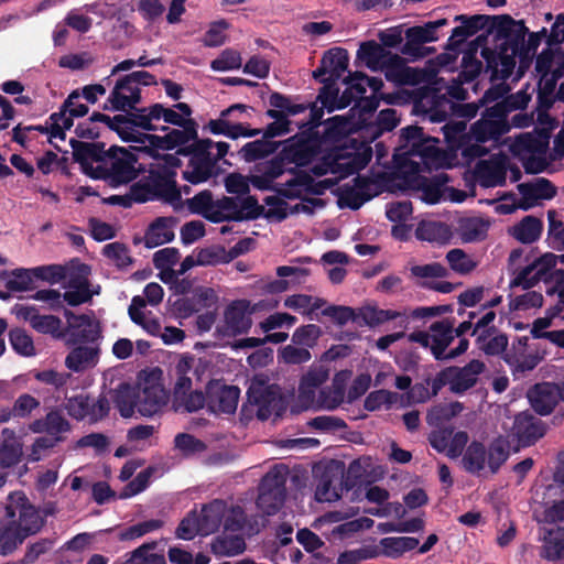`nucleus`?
<instances>
[{
  "instance_id": "1",
  "label": "nucleus",
  "mask_w": 564,
  "mask_h": 564,
  "mask_svg": "<svg viewBox=\"0 0 564 564\" xmlns=\"http://www.w3.org/2000/svg\"><path fill=\"white\" fill-rule=\"evenodd\" d=\"M249 175L251 185L259 191H273L279 196L295 199L304 193L321 195L326 186L315 182L307 171L289 167L279 153L269 161L257 163Z\"/></svg>"
},
{
  "instance_id": "2",
  "label": "nucleus",
  "mask_w": 564,
  "mask_h": 564,
  "mask_svg": "<svg viewBox=\"0 0 564 564\" xmlns=\"http://www.w3.org/2000/svg\"><path fill=\"white\" fill-rule=\"evenodd\" d=\"M45 520L22 491L11 492L0 517V555L9 556L42 531Z\"/></svg>"
},
{
  "instance_id": "3",
  "label": "nucleus",
  "mask_w": 564,
  "mask_h": 564,
  "mask_svg": "<svg viewBox=\"0 0 564 564\" xmlns=\"http://www.w3.org/2000/svg\"><path fill=\"white\" fill-rule=\"evenodd\" d=\"M437 139L425 137L423 129L419 126H408L401 129L399 144L395 147L392 160L390 162V194L394 193L401 164L412 163L419 166L429 165L440 155V149L436 147Z\"/></svg>"
},
{
  "instance_id": "4",
  "label": "nucleus",
  "mask_w": 564,
  "mask_h": 564,
  "mask_svg": "<svg viewBox=\"0 0 564 564\" xmlns=\"http://www.w3.org/2000/svg\"><path fill=\"white\" fill-rule=\"evenodd\" d=\"M482 107L479 99L476 102L458 104L446 95H440L437 87H427L415 99L413 110L416 113H424L432 122H443L449 116L473 119Z\"/></svg>"
},
{
  "instance_id": "5",
  "label": "nucleus",
  "mask_w": 564,
  "mask_h": 564,
  "mask_svg": "<svg viewBox=\"0 0 564 564\" xmlns=\"http://www.w3.org/2000/svg\"><path fill=\"white\" fill-rule=\"evenodd\" d=\"M139 158L137 153L119 145H111L107 150L104 164L97 165V173L93 180L106 181L111 187H118L134 181L139 175L135 167Z\"/></svg>"
},
{
  "instance_id": "6",
  "label": "nucleus",
  "mask_w": 564,
  "mask_h": 564,
  "mask_svg": "<svg viewBox=\"0 0 564 564\" xmlns=\"http://www.w3.org/2000/svg\"><path fill=\"white\" fill-rule=\"evenodd\" d=\"M401 172L398 176L397 189L406 191L414 189L422 192V199L427 204L440 203L443 196V187L449 181L446 173H440L433 177H426L421 174L419 166L412 163L401 164L398 167Z\"/></svg>"
},
{
  "instance_id": "7",
  "label": "nucleus",
  "mask_w": 564,
  "mask_h": 564,
  "mask_svg": "<svg viewBox=\"0 0 564 564\" xmlns=\"http://www.w3.org/2000/svg\"><path fill=\"white\" fill-rule=\"evenodd\" d=\"M485 367L478 359L470 360L464 367H446L432 379V393L438 394L443 387L448 386L451 392L464 394L476 386L478 376L484 372Z\"/></svg>"
},
{
  "instance_id": "8",
  "label": "nucleus",
  "mask_w": 564,
  "mask_h": 564,
  "mask_svg": "<svg viewBox=\"0 0 564 564\" xmlns=\"http://www.w3.org/2000/svg\"><path fill=\"white\" fill-rule=\"evenodd\" d=\"M191 359L182 358L176 367V381L172 391V408L175 412L194 413L207 404V392L192 390V378L188 377Z\"/></svg>"
},
{
  "instance_id": "9",
  "label": "nucleus",
  "mask_w": 564,
  "mask_h": 564,
  "mask_svg": "<svg viewBox=\"0 0 564 564\" xmlns=\"http://www.w3.org/2000/svg\"><path fill=\"white\" fill-rule=\"evenodd\" d=\"M372 153L369 142L346 138L344 144L333 151L334 174L345 178L358 173L369 164Z\"/></svg>"
},
{
  "instance_id": "10",
  "label": "nucleus",
  "mask_w": 564,
  "mask_h": 564,
  "mask_svg": "<svg viewBox=\"0 0 564 564\" xmlns=\"http://www.w3.org/2000/svg\"><path fill=\"white\" fill-rule=\"evenodd\" d=\"M248 109L252 108L243 104H234L221 110L217 119H210L203 129L215 135H225L232 140L240 137H257L262 132L260 129H251L247 123L239 121L240 115Z\"/></svg>"
},
{
  "instance_id": "11",
  "label": "nucleus",
  "mask_w": 564,
  "mask_h": 564,
  "mask_svg": "<svg viewBox=\"0 0 564 564\" xmlns=\"http://www.w3.org/2000/svg\"><path fill=\"white\" fill-rule=\"evenodd\" d=\"M489 34H494L496 46L516 51L519 59L523 50V40L529 33L523 20H514L509 14L492 15Z\"/></svg>"
},
{
  "instance_id": "12",
  "label": "nucleus",
  "mask_w": 564,
  "mask_h": 564,
  "mask_svg": "<svg viewBox=\"0 0 564 564\" xmlns=\"http://www.w3.org/2000/svg\"><path fill=\"white\" fill-rule=\"evenodd\" d=\"M280 152L286 165L295 164L294 169L306 166L321 153L323 143L319 139V131L308 129L289 139Z\"/></svg>"
},
{
  "instance_id": "13",
  "label": "nucleus",
  "mask_w": 564,
  "mask_h": 564,
  "mask_svg": "<svg viewBox=\"0 0 564 564\" xmlns=\"http://www.w3.org/2000/svg\"><path fill=\"white\" fill-rule=\"evenodd\" d=\"M510 131L508 117L502 110V106L491 105L481 112L479 120L470 127V137L478 143L499 140L503 134Z\"/></svg>"
},
{
  "instance_id": "14",
  "label": "nucleus",
  "mask_w": 564,
  "mask_h": 564,
  "mask_svg": "<svg viewBox=\"0 0 564 564\" xmlns=\"http://www.w3.org/2000/svg\"><path fill=\"white\" fill-rule=\"evenodd\" d=\"M286 498V477L275 470L267 473L259 485L258 508L267 516L275 514Z\"/></svg>"
},
{
  "instance_id": "15",
  "label": "nucleus",
  "mask_w": 564,
  "mask_h": 564,
  "mask_svg": "<svg viewBox=\"0 0 564 564\" xmlns=\"http://www.w3.org/2000/svg\"><path fill=\"white\" fill-rule=\"evenodd\" d=\"M162 370L153 369L145 378L143 388L138 390V412L142 416L151 417L167 404L170 392L160 382Z\"/></svg>"
},
{
  "instance_id": "16",
  "label": "nucleus",
  "mask_w": 564,
  "mask_h": 564,
  "mask_svg": "<svg viewBox=\"0 0 564 564\" xmlns=\"http://www.w3.org/2000/svg\"><path fill=\"white\" fill-rule=\"evenodd\" d=\"M248 401L257 406V417L267 421L272 415L282 417L288 409V400L275 384L250 388L247 392Z\"/></svg>"
},
{
  "instance_id": "17",
  "label": "nucleus",
  "mask_w": 564,
  "mask_h": 564,
  "mask_svg": "<svg viewBox=\"0 0 564 564\" xmlns=\"http://www.w3.org/2000/svg\"><path fill=\"white\" fill-rule=\"evenodd\" d=\"M252 308L248 300H235L224 311L223 323L216 327L219 337H237L248 334L252 327Z\"/></svg>"
},
{
  "instance_id": "18",
  "label": "nucleus",
  "mask_w": 564,
  "mask_h": 564,
  "mask_svg": "<svg viewBox=\"0 0 564 564\" xmlns=\"http://www.w3.org/2000/svg\"><path fill=\"white\" fill-rule=\"evenodd\" d=\"M12 314L18 319L28 322L30 326L39 334L50 335L53 338L61 339L65 336L62 330V319L55 315H42L34 305L15 304L12 307Z\"/></svg>"
},
{
  "instance_id": "19",
  "label": "nucleus",
  "mask_w": 564,
  "mask_h": 564,
  "mask_svg": "<svg viewBox=\"0 0 564 564\" xmlns=\"http://www.w3.org/2000/svg\"><path fill=\"white\" fill-rule=\"evenodd\" d=\"M126 115H116L115 117H109L108 115L94 111L90 116V121H101L105 123L109 130L115 131L118 134V131H132L134 128H140L144 131H155L158 127L152 122H149L147 118V108H137L128 109Z\"/></svg>"
},
{
  "instance_id": "20",
  "label": "nucleus",
  "mask_w": 564,
  "mask_h": 564,
  "mask_svg": "<svg viewBox=\"0 0 564 564\" xmlns=\"http://www.w3.org/2000/svg\"><path fill=\"white\" fill-rule=\"evenodd\" d=\"M69 145L73 150V159L80 165L82 172L93 178L97 172V165L104 164L107 155L106 144L101 141L85 142L70 139Z\"/></svg>"
},
{
  "instance_id": "21",
  "label": "nucleus",
  "mask_w": 564,
  "mask_h": 564,
  "mask_svg": "<svg viewBox=\"0 0 564 564\" xmlns=\"http://www.w3.org/2000/svg\"><path fill=\"white\" fill-rule=\"evenodd\" d=\"M480 54L486 62L487 72H490L491 80L509 78L516 67V58L519 57L516 51L500 46L495 50L484 46Z\"/></svg>"
},
{
  "instance_id": "22",
  "label": "nucleus",
  "mask_w": 564,
  "mask_h": 564,
  "mask_svg": "<svg viewBox=\"0 0 564 564\" xmlns=\"http://www.w3.org/2000/svg\"><path fill=\"white\" fill-rule=\"evenodd\" d=\"M380 44L376 41L362 42L357 51L356 63H362L371 70L388 69V30L378 34ZM388 79V70L384 72Z\"/></svg>"
},
{
  "instance_id": "23",
  "label": "nucleus",
  "mask_w": 564,
  "mask_h": 564,
  "mask_svg": "<svg viewBox=\"0 0 564 564\" xmlns=\"http://www.w3.org/2000/svg\"><path fill=\"white\" fill-rule=\"evenodd\" d=\"M491 19L492 15L486 14H475L470 17L465 14L456 15L454 21L460 22L462 24L452 30L446 48L456 51L467 37L473 36L480 30H486L487 34H489V26L492 24Z\"/></svg>"
},
{
  "instance_id": "24",
  "label": "nucleus",
  "mask_w": 564,
  "mask_h": 564,
  "mask_svg": "<svg viewBox=\"0 0 564 564\" xmlns=\"http://www.w3.org/2000/svg\"><path fill=\"white\" fill-rule=\"evenodd\" d=\"M240 390L236 386L220 384L218 381L207 383V406L214 413H235Z\"/></svg>"
},
{
  "instance_id": "25",
  "label": "nucleus",
  "mask_w": 564,
  "mask_h": 564,
  "mask_svg": "<svg viewBox=\"0 0 564 564\" xmlns=\"http://www.w3.org/2000/svg\"><path fill=\"white\" fill-rule=\"evenodd\" d=\"M142 100L141 88L133 82L129 74L120 77L112 88L108 102L112 111H128L135 109Z\"/></svg>"
},
{
  "instance_id": "26",
  "label": "nucleus",
  "mask_w": 564,
  "mask_h": 564,
  "mask_svg": "<svg viewBox=\"0 0 564 564\" xmlns=\"http://www.w3.org/2000/svg\"><path fill=\"white\" fill-rule=\"evenodd\" d=\"M349 55L346 48L333 47L324 52L319 65L313 70V78H328L339 80L347 70Z\"/></svg>"
},
{
  "instance_id": "27",
  "label": "nucleus",
  "mask_w": 564,
  "mask_h": 564,
  "mask_svg": "<svg viewBox=\"0 0 564 564\" xmlns=\"http://www.w3.org/2000/svg\"><path fill=\"white\" fill-rule=\"evenodd\" d=\"M513 435L523 447L535 444L546 432L545 424L527 412L518 414L513 422Z\"/></svg>"
},
{
  "instance_id": "28",
  "label": "nucleus",
  "mask_w": 564,
  "mask_h": 564,
  "mask_svg": "<svg viewBox=\"0 0 564 564\" xmlns=\"http://www.w3.org/2000/svg\"><path fill=\"white\" fill-rule=\"evenodd\" d=\"M64 316L75 343H95L100 337L99 324L89 315H76L74 312L65 310Z\"/></svg>"
},
{
  "instance_id": "29",
  "label": "nucleus",
  "mask_w": 564,
  "mask_h": 564,
  "mask_svg": "<svg viewBox=\"0 0 564 564\" xmlns=\"http://www.w3.org/2000/svg\"><path fill=\"white\" fill-rule=\"evenodd\" d=\"M528 399L538 414L549 415L558 404L557 386L554 382L536 383L528 391Z\"/></svg>"
},
{
  "instance_id": "30",
  "label": "nucleus",
  "mask_w": 564,
  "mask_h": 564,
  "mask_svg": "<svg viewBox=\"0 0 564 564\" xmlns=\"http://www.w3.org/2000/svg\"><path fill=\"white\" fill-rule=\"evenodd\" d=\"M431 352L436 360H447L446 349L454 341V323L449 319L434 322L430 326Z\"/></svg>"
},
{
  "instance_id": "31",
  "label": "nucleus",
  "mask_w": 564,
  "mask_h": 564,
  "mask_svg": "<svg viewBox=\"0 0 564 564\" xmlns=\"http://www.w3.org/2000/svg\"><path fill=\"white\" fill-rule=\"evenodd\" d=\"M174 217H158L147 228L144 234V246L149 249L171 242L175 234L173 227L176 225Z\"/></svg>"
},
{
  "instance_id": "32",
  "label": "nucleus",
  "mask_w": 564,
  "mask_h": 564,
  "mask_svg": "<svg viewBox=\"0 0 564 564\" xmlns=\"http://www.w3.org/2000/svg\"><path fill=\"white\" fill-rule=\"evenodd\" d=\"M153 175L148 182L151 192V200L163 198L173 203L181 199V192L175 182L176 173H165V175L151 171Z\"/></svg>"
},
{
  "instance_id": "33",
  "label": "nucleus",
  "mask_w": 564,
  "mask_h": 564,
  "mask_svg": "<svg viewBox=\"0 0 564 564\" xmlns=\"http://www.w3.org/2000/svg\"><path fill=\"white\" fill-rule=\"evenodd\" d=\"M226 511L227 503L219 499L203 506L198 513L200 535H209L216 532L223 523Z\"/></svg>"
},
{
  "instance_id": "34",
  "label": "nucleus",
  "mask_w": 564,
  "mask_h": 564,
  "mask_svg": "<svg viewBox=\"0 0 564 564\" xmlns=\"http://www.w3.org/2000/svg\"><path fill=\"white\" fill-rule=\"evenodd\" d=\"M29 429L36 434L46 433L51 436H61V434L70 431V423L65 419L61 410H51L44 417L34 420Z\"/></svg>"
},
{
  "instance_id": "35",
  "label": "nucleus",
  "mask_w": 564,
  "mask_h": 564,
  "mask_svg": "<svg viewBox=\"0 0 564 564\" xmlns=\"http://www.w3.org/2000/svg\"><path fill=\"white\" fill-rule=\"evenodd\" d=\"M180 128L181 129L173 128L169 130V133L160 135V150H178L180 148L187 147L192 139H196L198 129L197 122H188V124Z\"/></svg>"
},
{
  "instance_id": "36",
  "label": "nucleus",
  "mask_w": 564,
  "mask_h": 564,
  "mask_svg": "<svg viewBox=\"0 0 564 564\" xmlns=\"http://www.w3.org/2000/svg\"><path fill=\"white\" fill-rule=\"evenodd\" d=\"M543 221L532 215L524 216L509 229L510 236L523 245H531L541 238Z\"/></svg>"
},
{
  "instance_id": "37",
  "label": "nucleus",
  "mask_w": 564,
  "mask_h": 564,
  "mask_svg": "<svg viewBox=\"0 0 564 564\" xmlns=\"http://www.w3.org/2000/svg\"><path fill=\"white\" fill-rule=\"evenodd\" d=\"M119 138L124 142H137L142 144L141 147H131L132 152H142L148 154L152 159L159 156L160 151V135L140 132L138 130L132 131H118Z\"/></svg>"
},
{
  "instance_id": "38",
  "label": "nucleus",
  "mask_w": 564,
  "mask_h": 564,
  "mask_svg": "<svg viewBox=\"0 0 564 564\" xmlns=\"http://www.w3.org/2000/svg\"><path fill=\"white\" fill-rule=\"evenodd\" d=\"M475 175L484 187L501 186L506 183V166L500 162L479 161Z\"/></svg>"
},
{
  "instance_id": "39",
  "label": "nucleus",
  "mask_w": 564,
  "mask_h": 564,
  "mask_svg": "<svg viewBox=\"0 0 564 564\" xmlns=\"http://www.w3.org/2000/svg\"><path fill=\"white\" fill-rule=\"evenodd\" d=\"M380 164L383 170L377 174H372L371 177L358 174L354 178V187H356L358 192L369 194L371 198L388 192V162H380Z\"/></svg>"
},
{
  "instance_id": "40",
  "label": "nucleus",
  "mask_w": 564,
  "mask_h": 564,
  "mask_svg": "<svg viewBox=\"0 0 564 564\" xmlns=\"http://www.w3.org/2000/svg\"><path fill=\"white\" fill-rule=\"evenodd\" d=\"M112 402L122 417H131L138 409V389L128 382H121L112 394Z\"/></svg>"
},
{
  "instance_id": "41",
  "label": "nucleus",
  "mask_w": 564,
  "mask_h": 564,
  "mask_svg": "<svg viewBox=\"0 0 564 564\" xmlns=\"http://www.w3.org/2000/svg\"><path fill=\"white\" fill-rule=\"evenodd\" d=\"M324 130L319 132V139L323 144L336 143L341 141L355 124L351 118L344 116H334L324 123Z\"/></svg>"
},
{
  "instance_id": "42",
  "label": "nucleus",
  "mask_w": 564,
  "mask_h": 564,
  "mask_svg": "<svg viewBox=\"0 0 564 564\" xmlns=\"http://www.w3.org/2000/svg\"><path fill=\"white\" fill-rule=\"evenodd\" d=\"M0 280L9 292H26L32 291L34 286V276L31 269L18 268L11 271H0Z\"/></svg>"
},
{
  "instance_id": "43",
  "label": "nucleus",
  "mask_w": 564,
  "mask_h": 564,
  "mask_svg": "<svg viewBox=\"0 0 564 564\" xmlns=\"http://www.w3.org/2000/svg\"><path fill=\"white\" fill-rule=\"evenodd\" d=\"M486 42L487 35H478L473 43L475 47L464 53L462 57V70L458 75L463 82H473L480 74L482 63L476 57V52L479 46L482 48Z\"/></svg>"
},
{
  "instance_id": "44",
  "label": "nucleus",
  "mask_w": 564,
  "mask_h": 564,
  "mask_svg": "<svg viewBox=\"0 0 564 564\" xmlns=\"http://www.w3.org/2000/svg\"><path fill=\"white\" fill-rule=\"evenodd\" d=\"M497 328L495 326L481 330L477 338L476 345L487 356H498L508 347V336L506 334L495 335Z\"/></svg>"
},
{
  "instance_id": "45",
  "label": "nucleus",
  "mask_w": 564,
  "mask_h": 564,
  "mask_svg": "<svg viewBox=\"0 0 564 564\" xmlns=\"http://www.w3.org/2000/svg\"><path fill=\"white\" fill-rule=\"evenodd\" d=\"M215 169V160H206L191 156L187 169L183 171L182 177L191 184H200L208 181Z\"/></svg>"
},
{
  "instance_id": "46",
  "label": "nucleus",
  "mask_w": 564,
  "mask_h": 564,
  "mask_svg": "<svg viewBox=\"0 0 564 564\" xmlns=\"http://www.w3.org/2000/svg\"><path fill=\"white\" fill-rule=\"evenodd\" d=\"M280 145V142L267 140L264 137L259 140L247 142L240 150V158L248 162H256L273 154Z\"/></svg>"
},
{
  "instance_id": "47",
  "label": "nucleus",
  "mask_w": 564,
  "mask_h": 564,
  "mask_svg": "<svg viewBox=\"0 0 564 564\" xmlns=\"http://www.w3.org/2000/svg\"><path fill=\"white\" fill-rule=\"evenodd\" d=\"M487 448L478 441H473L463 455V466L469 474H479L485 469Z\"/></svg>"
},
{
  "instance_id": "48",
  "label": "nucleus",
  "mask_w": 564,
  "mask_h": 564,
  "mask_svg": "<svg viewBox=\"0 0 564 564\" xmlns=\"http://www.w3.org/2000/svg\"><path fill=\"white\" fill-rule=\"evenodd\" d=\"M488 230V223L479 217H466L458 221L457 232L464 242L482 239Z\"/></svg>"
},
{
  "instance_id": "49",
  "label": "nucleus",
  "mask_w": 564,
  "mask_h": 564,
  "mask_svg": "<svg viewBox=\"0 0 564 564\" xmlns=\"http://www.w3.org/2000/svg\"><path fill=\"white\" fill-rule=\"evenodd\" d=\"M210 549L216 555L234 556L246 550V542L240 535H227L224 533L214 539Z\"/></svg>"
},
{
  "instance_id": "50",
  "label": "nucleus",
  "mask_w": 564,
  "mask_h": 564,
  "mask_svg": "<svg viewBox=\"0 0 564 564\" xmlns=\"http://www.w3.org/2000/svg\"><path fill=\"white\" fill-rule=\"evenodd\" d=\"M429 502L427 494L423 488H413L403 497V503L390 502V513L402 518L406 513V509L413 510L425 506Z\"/></svg>"
},
{
  "instance_id": "51",
  "label": "nucleus",
  "mask_w": 564,
  "mask_h": 564,
  "mask_svg": "<svg viewBox=\"0 0 564 564\" xmlns=\"http://www.w3.org/2000/svg\"><path fill=\"white\" fill-rule=\"evenodd\" d=\"M541 556L547 561L564 558V528L550 530L544 538Z\"/></svg>"
},
{
  "instance_id": "52",
  "label": "nucleus",
  "mask_w": 564,
  "mask_h": 564,
  "mask_svg": "<svg viewBox=\"0 0 564 564\" xmlns=\"http://www.w3.org/2000/svg\"><path fill=\"white\" fill-rule=\"evenodd\" d=\"M156 545L155 541L143 543L132 551L124 562H116L115 564H166L164 555L151 553L156 549Z\"/></svg>"
},
{
  "instance_id": "53",
  "label": "nucleus",
  "mask_w": 564,
  "mask_h": 564,
  "mask_svg": "<svg viewBox=\"0 0 564 564\" xmlns=\"http://www.w3.org/2000/svg\"><path fill=\"white\" fill-rule=\"evenodd\" d=\"M97 355L98 350L96 348L78 346L69 351L65 359V365L69 370L78 372L94 364Z\"/></svg>"
},
{
  "instance_id": "54",
  "label": "nucleus",
  "mask_w": 564,
  "mask_h": 564,
  "mask_svg": "<svg viewBox=\"0 0 564 564\" xmlns=\"http://www.w3.org/2000/svg\"><path fill=\"white\" fill-rule=\"evenodd\" d=\"M240 213L239 210V198L231 196H223L215 200V212L207 217V220L214 224L223 221H235L231 219L235 214Z\"/></svg>"
},
{
  "instance_id": "55",
  "label": "nucleus",
  "mask_w": 564,
  "mask_h": 564,
  "mask_svg": "<svg viewBox=\"0 0 564 564\" xmlns=\"http://www.w3.org/2000/svg\"><path fill=\"white\" fill-rule=\"evenodd\" d=\"M466 128L467 123L464 120L448 121L442 127L444 141L451 149H460L466 144L468 139Z\"/></svg>"
},
{
  "instance_id": "56",
  "label": "nucleus",
  "mask_w": 564,
  "mask_h": 564,
  "mask_svg": "<svg viewBox=\"0 0 564 564\" xmlns=\"http://www.w3.org/2000/svg\"><path fill=\"white\" fill-rule=\"evenodd\" d=\"M509 446L502 438L494 440L487 448V464L491 474H497L509 458Z\"/></svg>"
},
{
  "instance_id": "57",
  "label": "nucleus",
  "mask_w": 564,
  "mask_h": 564,
  "mask_svg": "<svg viewBox=\"0 0 564 564\" xmlns=\"http://www.w3.org/2000/svg\"><path fill=\"white\" fill-rule=\"evenodd\" d=\"M371 480L367 474V469L362 466L359 459L352 460L344 476L343 484L347 490L356 489L361 490L364 486L370 485Z\"/></svg>"
},
{
  "instance_id": "58",
  "label": "nucleus",
  "mask_w": 564,
  "mask_h": 564,
  "mask_svg": "<svg viewBox=\"0 0 564 564\" xmlns=\"http://www.w3.org/2000/svg\"><path fill=\"white\" fill-rule=\"evenodd\" d=\"M265 116L273 119L262 132V137L267 140H271L275 137H282L291 132V120L285 118V113L276 111L275 109H268Z\"/></svg>"
},
{
  "instance_id": "59",
  "label": "nucleus",
  "mask_w": 564,
  "mask_h": 564,
  "mask_svg": "<svg viewBox=\"0 0 564 564\" xmlns=\"http://www.w3.org/2000/svg\"><path fill=\"white\" fill-rule=\"evenodd\" d=\"M317 82L322 83L323 86L318 90L316 101H319L322 106L328 111L333 112L338 109V94L339 88L336 79L318 78Z\"/></svg>"
},
{
  "instance_id": "60",
  "label": "nucleus",
  "mask_w": 564,
  "mask_h": 564,
  "mask_svg": "<svg viewBox=\"0 0 564 564\" xmlns=\"http://www.w3.org/2000/svg\"><path fill=\"white\" fill-rule=\"evenodd\" d=\"M185 205L192 214L202 215L205 219L215 212V199L209 189H204L186 199Z\"/></svg>"
},
{
  "instance_id": "61",
  "label": "nucleus",
  "mask_w": 564,
  "mask_h": 564,
  "mask_svg": "<svg viewBox=\"0 0 564 564\" xmlns=\"http://www.w3.org/2000/svg\"><path fill=\"white\" fill-rule=\"evenodd\" d=\"M269 105L272 107L271 109H275L276 111H282L285 113V118L302 113L308 109L307 105L294 104L292 102L291 97L278 91H273L270 95Z\"/></svg>"
},
{
  "instance_id": "62",
  "label": "nucleus",
  "mask_w": 564,
  "mask_h": 564,
  "mask_svg": "<svg viewBox=\"0 0 564 564\" xmlns=\"http://www.w3.org/2000/svg\"><path fill=\"white\" fill-rule=\"evenodd\" d=\"M9 341L12 349L21 356L30 357L35 354L33 339L23 328L10 329Z\"/></svg>"
},
{
  "instance_id": "63",
  "label": "nucleus",
  "mask_w": 564,
  "mask_h": 564,
  "mask_svg": "<svg viewBox=\"0 0 564 564\" xmlns=\"http://www.w3.org/2000/svg\"><path fill=\"white\" fill-rule=\"evenodd\" d=\"M463 410L464 405L458 401H454L448 404L435 405L427 413V423L430 425H437L441 422L449 421L456 415H458Z\"/></svg>"
},
{
  "instance_id": "64",
  "label": "nucleus",
  "mask_w": 564,
  "mask_h": 564,
  "mask_svg": "<svg viewBox=\"0 0 564 564\" xmlns=\"http://www.w3.org/2000/svg\"><path fill=\"white\" fill-rule=\"evenodd\" d=\"M239 210L240 213L230 217L235 219V221L254 220L264 214V207L261 206L258 198L252 195H248L239 200Z\"/></svg>"
}]
</instances>
